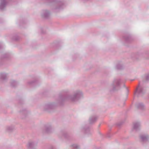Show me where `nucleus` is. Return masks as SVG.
<instances>
[{
    "instance_id": "obj_1",
    "label": "nucleus",
    "mask_w": 149,
    "mask_h": 149,
    "mask_svg": "<svg viewBox=\"0 0 149 149\" xmlns=\"http://www.w3.org/2000/svg\"><path fill=\"white\" fill-rule=\"evenodd\" d=\"M82 96V93L81 91H77L74 92L73 95H64L61 97L60 99L61 102L69 100L72 102H75L78 100Z\"/></svg>"
},
{
    "instance_id": "obj_2",
    "label": "nucleus",
    "mask_w": 149,
    "mask_h": 149,
    "mask_svg": "<svg viewBox=\"0 0 149 149\" xmlns=\"http://www.w3.org/2000/svg\"><path fill=\"white\" fill-rule=\"evenodd\" d=\"M120 84L121 80L120 79H114L111 85V91H115L119 90L120 88Z\"/></svg>"
},
{
    "instance_id": "obj_3",
    "label": "nucleus",
    "mask_w": 149,
    "mask_h": 149,
    "mask_svg": "<svg viewBox=\"0 0 149 149\" xmlns=\"http://www.w3.org/2000/svg\"><path fill=\"white\" fill-rule=\"evenodd\" d=\"M140 138L141 141L143 142H146L149 141V136L147 134H143L140 135Z\"/></svg>"
},
{
    "instance_id": "obj_4",
    "label": "nucleus",
    "mask_w": 149,
    "mask_h": 149,
    "mask_svg": "<svg viewBox=\"0 0 149 149\" xmlns=\"http://www.w3.org/2000/svg\"><path fill=\"white\" fill-rule=\"evenodd\" d=\"M143 93V88L141 87H138L134 93V95L136 96H139L142 95Z\"/></svg>"
},
{
    "instance_id": "obj_5",
    "label": "nucleus",
    "mask_w": 149,
    "mask_h": 149,
    "mask_svg": "<svg viewBox=\"0 0 149 149\" xmlns=\"http://www.w3.org/2000/svg\"><path fill=\"white\" fill-rule=\"evenodd\" d=\"M0 10H3L6 7L8 3L7 0H0Z\"/></svg>"
},
{
    "instance_id": "obj_6",
    "label": "nucleus",
    "mask_w": 149,
    "mask_h": 149,
    "mask_svg": "<svg viewBox=\"0 0 149 149\" xmlns=\"http://www.w3.org/2000/svg\"><path fill=\"white\" fill-rule=\"evenodd\" d=\"M133 128V130L136 131L139 130L141 128V124L140 123L138 122L134 123Z\"/></svg>"
},
{
    "instance_id": "obj_7",
    "label": "nucleus",
    "mask_w": 149,
    "mask_h": 149,
    "mask_svg": "<svg viewBox=\"0 0 149 149\" xmlns=\"http://www.w3.org/2000/svg\"><path fill=\"white\" fill-rule=\"evenodd\" d=\"M50 15L49 11L47 10H45L43 11L42 15L43 17L47 19L49 17Z\"/></svg>"
},
{
    "instance_id": "obj_8",
    "label": "nucleus",
    "mask_w": 149,
    "mask_h": 149,
    "mask_svg": "<svg viewBox=\"0 0 149 149\" xmlns=\"http://www.w3.org/2000/svg\"><path fill=\"white\" fill-rule=\"evenodd\" d=\"M137 107L141 110H144L145 109V107L144 105L141 103H137L136 105Z\"/></svg>"
},
{
    "instance_id": "obj_9",
    "label": "nucleus",
    "mask_w": 149,
    "mask_h": 149,
    "mask_svg": "<svg viewBox=\"0 0 149 149\" xmlns=\"http://www.w3.org/2000/svg\"><path fill=\"white\" fill-rule=\"evenodd\" d=\"M36 145V143L33 142H29L28 144V147L29 149H33Z\"/></svg>"
},
{
    "instance_id": "obj_10",
    "label": "nucleus",
    "mask_w": 149,
    "mask_h": 149,
    "mask_svg": "<svg viewBox=\"0 0 149 149\" xmlns=\"http://www.w3.org/2000/svg\"><path fill=\"white\" fill-rule=\"evenodd\" d=\"M53 105L52 104H48L45 105L44 106V109L45 110H47L53 107Z\"/></svg>"
},
{
    "instance_id": "obj_11",
    "label": "nucleus",
    "mask_w": 149,
    "mask_h": 149,
    "mask_svg": "<svg viewBox=\"0 0 149 149\" xmlns=\"http://www.w3.org/2000/svg\"><path fill=\"white\" fill-rule=\"evenodd\" d=\"M97 117L96 116H93L90 118L89 119V123L90 124H92L96 121Z\"/></svg>"
},
{
    "instance_id": "obj_12",
    "label": "nucleus",
    "mask_w": 149,
    "mask_h": 149,
    "mask_svg": "<svg viewBox=\"0 0 149 149\" xmlns=\"http://www.w3.org/2000/svg\"><path fill=\"white\" fill-rule=\"evenodd\" d=\"M52 130V127L51 125L46 126L45 127V132L48 133L50 132Z\"/></svg>"
},
{
    "instance_id": "obj_13",
    "label": "nucleus",
    "mask_w": 149,
    "mask_h": 149,
    "mask_svg": "<svg viewBox=\"0 0 149 149\" xmlns=\"http://www.w3.org/2000/svg\"><path fill=\"white\" fill-rule=\"evenodd\" d=\"M7 74L5 73H1L0 74V79L4 80L6 79Z\"/></svg>"
},
{
    "instance_id": "obj_14",
    "label": "nucleus",
    "mask_w": 149,
    "mask_h": 149,
    "mask_svg": "<svg viewBox=\"0 0 149 149\" xmlns=\"http://www.w3.org/2000/svg\"><path fill=\"white\" fill-rule=\"evenodd\" d=\"M18 84L14 80H12L10 82L11 86L13 87H15Z\"/></svg>"
},
{
    "instance_id": "obj_15",
    "label": "nucleus",
    "mask_w": 149,
    "mask_h": 149,
    "mask_svg": "<svg viewBox=\"0 0 149 149\" xmlns=\"http://www.w3.org/2000/svg\"><path fill=\"white\" fill-rule=\"evenodd\" d=\"M58 6L56 8V9H60L62 8V6L63 5V3L62 2H59L58 3Z\"/></svg>"
},
{
    "instance_id": "obj_16",
    "label": "nucleus",
    "mask_w": 149,
    "mask_h": 149,
    "mask_svg": "<svg viewBox=\"0 0 149 149\" xmlns=\"http://www.w3.org/2000/svg\"><path fill=\"white\" fill-rule=\"evenodd\" d=\"M123 66L121 64H118L116 66V68L118 69H122L123 68Z\"/></svg>"
},
{
    "instance_id": "obj_17",
    "label": "nucleus",
    "mask_w": 149,
    "mask_h": 149,
    "mask_svg": "<svg viewBox=\"0 0 149 149\" xmlns=\"http://www.w3.org/2000/svg\"><path fill=\"white\" fill-rule=\"evenodd\" d=\"M72 146L73 149H79V147L77 144H73Z\"/></svg>"
},
{
    "instance_id": "obj_18",
    "label": "nucleus",
    "mask_w": 149,
    "mask_h": 149,
    "mask_svg": "<svg viewBox=\"0 0 149 149\" xmlns=\"http://www.w3.org/2000/svg\"><path fill=\"white\" fill-rule=\"evenodd\" d=\"M21 112L22 114L25 115L27 113V111L26 110L24 109V110L22 111Z\"/></svg>"
},
{
    "instance_id": "obj_19",
    "label": "nucleus",
    "mask_w": 149,
    "mask_h": 149,
    "mask_svg": "<svg viewBox=\"0 0 149 149\" xmlns=\"http://www.w3.org/2000/svg\"><path fill=\"white\" fill-rule=\"evenodd\" d=\"M85 131L86 133H87L88 134H89V132H90V130L89 128H87L86 129H85Z\"/></svg>"
},
{
    "instance_id": "obj_20",
    "label": "nucleus",
    "mask_w": 149,
    "mask_h": 149,
    "mask_svg": "<svg viewBox=\"0 0 149 149\" xmlns=\"http://www.w3.org/2000/svg\"><path fill=\"white\" fill-rule=\"evenodd\" d=\"M146 79L147 81H149V74H147L145 76Z\"/></svg>"
},
{
    "instance_id": "obj_21",
    "label": "nucleus",
    "mask_w": 149,
    "mask_h": 149,
    "mask_svg": "<svg viewBox=\"0 0 149 149\" xmlns=\"http://www.w3.org/2000/svg\"><path fill=\"white\" fill-rule=\"evenodd\" d=\"M7 129L8 131H10L13 130V128L11 127H8L7 128Z\"/></svg>"
},
{
    "instance_id": "obj_22",
    "label": "nucleus",
    "mask_w": 149,
    "mask_h": 149,
    "mask_svg": "<svg viewBox=\"0 0 149 149\" xmlns=\"http://www.w3.org/2000/svg\"><path fill=\"white\" fill-rule=\"evenodd\" d=\"M124 39L126 40V41H128L129 39V37L128 36L127 37H124Z\"/></svg>"
},
{
    "instance_id": "obj_23",
    "label": "nucleus",
    "mask_w": 149,
    "mask_h": 149,
    "mask_svg": "<svg viewBox=\"0 0 149 149\" xmlns=\"http://www.w3.org/2000/svg\"><path fill=\"white\" fill-rule=\"evenodd\" d=\"M5 57H7V55H6V54H5Z\"/></svg>"
},
{
    "instance_id": "obj_24",
    "label": "nucleus",
    "mask_w": 149,
    "mask_h": 149,
    "mask_svg": "<svg viewBox=\"0 0 149 149\" xmlns=\"http://www.w3.org/2000/svg\"><path fill=\"white\" fill-rule=\"evenodd\" d=\"M126 90H127V91H128V89H127V88H126Z\"/></svg>"
}]
</instances>
